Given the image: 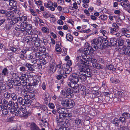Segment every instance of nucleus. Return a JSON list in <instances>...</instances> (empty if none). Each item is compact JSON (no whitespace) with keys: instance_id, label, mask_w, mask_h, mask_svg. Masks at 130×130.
Wrapping results in <instances>:
<instances>
[{"instance_id":"46","label":"nucleus","mask_w":130,"mask_h":130,"mask_svg":"<svg viewBox=\"0 0 130 130\" xmlns=\"http://www.w3.org/2000/svg\"><path fill=\"white\" fill-rule=\"evenodd\" d=\"M121 32L123 34H125L126 32H129V30H128L126 28H122L121 29Z\"/></svg>"},{"instance_id":"2","label":"nucleus","mask_w":130,"mask_h":130,"mask_svg":"<svg viewBox=\"0 0 130 130\" xmlns=\"http://www.w3.org/2000/svg\"><path fill=\"white\" fill-rule=\"evenodd\" d=\"M103 40L101 38L94 39L92 41L91 46L93 48L96 49V51L98 48L101 49H103L104 48L102 44Z\"/></svg>"},{"instance_id":"61","label":"nucleus","mask_w":130,"mask_h":130,"mask_svg":"<svg viewBox=\"0 0 130 130\" xmlns=\"http://www.w3.org/2000/svg\"><path fill=\"white\" fill-rule=\"evenodd\" d=\"M2 113L4 115H7L8 113V110L5 108L2 110Z\"/></svg>"},{"instance_id":"50","label":"nucleus","mask_w":130,"mask_h":130,"mask_svg":"<svg viewBox=\"0 0 130 130\" xmlns=\"http://www.w3.org/2000/svg\"><path fill=\"white\" fill-rule=\"evenodd\" d=\"M40 62V64L42 65H45L46 63V61L44 59H41Z\"/></svg>"},{"instance_id":"8","label":"nucleus","mask_w":130,"mask_h":130,"mask_svg":"<svg viewBox=\"0 0 130 130\" xmlns=\"http://www.w3.org/2000/svg\"><path fill=\"white\" fill-rule=\"evenodd\" d=\"M26 97L24 98V99L21 97H18V98L17 102L18 103L20 104V105H22V106L21 107H24V105L25 104L27 106H29L30 105L29 104H28V101L27 100ZM25 108V107H24Z\"/></svg>"},{"instance_id":"4","label":"nucleus","mask_w":130,"mask_h":130,"mask_svg":"<svg viewBox=\"0 0 130 130\" xmlns=\"http://www.w3.org/2000/svg\"><path fill=\"white\" fill-rule=\"evenodd\" d=\"M71 89L68 87H66L65 89L62 91V94L64 97L70 99L72 98L73 96V94L71 92Z\"/></svg>"},{"instance_id":"20","label":"nucleus","mask_w":130,"mask_h":130,"mask_svg":"<svg viewBox=\"0 0 130 130\" xmlns=\"http://www.w3.org/2000/svg\"><path fill=\"white\" fill-rule=\"evenodd\" d=\"M117 43V40L116 38H112L110 39V45L114 46L116 45Z\"/></svg>"},{"instance_id":"14","label":"nucleus","mask_w":130,"mask_h":130,"mask_svg":"<svg viewBox=\"0 0 130 130\" xmlns=\"http://www.w3.org/2000/svg\"><path fill=\"white\" fill-rule=\"evenodd\" d=\"M109 29L110 33L115 36L117 37H118L120 36V33L118 32V30L116 28L113 27H110Z\"/></svg>"},{"instance_id":"24","label":"nucleus","mask_w":130,"mask_h":130,"mask_svg":"<svg viewBox=\"0 0 130 130\" xmlns=\"http://www.w3.org/2000/svg\"><path fill=\"white\" fill-rule=\"evenodd\" d=\"M50 97L49 94L47 93H45V97L44 98L45 103L47 104L48 102L50 101Z\"/></svg>"},{"instance_id":"15","label":"nucleus","mask_w":130,"mask_h":130,"mask_svg":"<svg viewBox=\"0 0 130 130\" xmlns=\"http://www.w3.org/2000/svg\"><path fill=\"white\" fill-rule=\"evenodd\" d=\"M26 97L28 101V103L29 104L30 106L31 105V103L32 102V101L30 99L32 100H34L35 98V96L33 94H31L30 93H29L28 94V95H27V96H26Z\"/></svg>"},{"instance_id":"25","label":"nucleus","mask_w":130,"mask_h":130,"mask_svg":"<svg viewBox=\"0 0 130 130\" xmlns=\"http://www.w3.org/2000/svg\"><path fill=\"white\" fill-rule=\"evenodd\" d=\"M19 17V21H20V22H25L27 20V17L26 15H23L21 17Z\"/></svg>"},{"instance_id":"19","label":"nucleus","mask_w":130,"mask_h":130,"mask_svg":"<svg viewBox=\"0 0 130 130\" xmlns=\"http://www.w3.org/2000/svg\"><path fill=\"white\" fill-rule=\"evenodd\" d=\"M58 112L60 114H62V115H64L66 112H67V109L64 108H59L57 109Z\"/></svg>"},{"instance_id":"64","label":"nucleus","mask_w":130,"mask_h":130,"mask_svg":"<svg viewBox=\"0 0 130 130\" xmlns=\"http://www.w3.org/2000/svg\"><path fill=\"white\" fill-rule=\"evenodd\" d=\"M61 127L58 130H70V129L68 127Z\"/></svg>"},{"instance_id":"3","label":"nucleus","mask_w":130,"mask_h":130,"mask_svg":"<svg viewBox=\"0 0 130 130\" xmlns=\"http://www.w3.org/2000/svg\"><path fill=\"white\" fill-rule=\"evenodd\" d=\"M78 67H77L79 71V78L82 82H84L86 80L87 77L86 75V68L85 66H82L78 64Z\"/></svg>"},{"instance_id":"44","label":"nucleus","mask_w":130,"mask_h":130,"mask_svg":"<svg viewBox=\"0 0 130 130\" xmlns=\"http://www.w3.org/2000/svg\"><path fill=\"white\" fill-rule=\"evenodd\" d=\"M42 31L44 33H48L49 32V30L47 27H42Z\"/></svg>"},{"instance_id":"62","label":"nucleus","mask_w":130,"mask_h":130,"mask_svg":"<svg viewBox=\"0 0 130 130\" xmlns=\"http://www.w3.org/2000/svg\"><path fill=\"white\" fill-rule=\"evenodd\" d=\"M75 123L77 125H79L81 123V121L78 119H77L75 121Z\"/></svg>"},{"instance_id":"36","label":"nucleus","mask_w":130,"mask_h":130,"mask_svg":"<svg viewBox=\"0 0 130 130\" xmlns=\"http://www.w3.org/2000/svg\"><path fill=\"white\" fill-rule=\"evenodd\" d=\"M66 38L67 40L71 42L73 40V37L71 34H68L67 35Z\"/></svg>"},{"instance_id":"9","label":"nucleus","mask_w":130,"mask_h":130,"mask_svg":"<svg viewBox=\"0 0 130 130\" xmlns=\"http://www.w3.org/2000/svg\"><path fill=\"white\" fill-rule=\"evenodd\" d=\"M56 121L58 124L61 126H65L66 125L64 118L63 115H59L58 117L57 118Z\"/></svg>"},{"instance_id":"51","label":"nucleus","mask_w":130,"mask_h":130,"mask_svg":"<svg viewBox=\"0 0 130 130\" xmlns=\"http://www.w3.org/2000/svg\"><path fill=\"white\" fill-rule=\"evenodd\" d=\"M103 45H105L106 47H108L109 46H110V44L109 42H108L107 40L105 39L104 40V43Z\"/></svg>"},{"instance_id":"49","label":"nucleus","mask_w":130,"mask_h":130,"mask_svg":"<svg viewBox=\"0 0 130 130\" xmlns=\"http://www.w3.org/2000/svg\"><path fill=\"white\" fill-rule=\"evenodd\" d=\"M53 2L51 1H49L47 4V6L46 7L47 8H49L53 6Z\"/></svg>"},{"instance_id":"28","label":"nucleus","mask_w":130,"mask_h":130,"mask_svg":"<svg viewBox=\"0 0 130 130\" xmlns=\"http://www.w3.org/2000/svg\"><path fill=\"white\" fill-rule=\"evenodd\" d=\"M64 118H65L67 119H70L72 117V115L71 113H69L67 111V112L65 113L64 115H63Z\"/></svg>"},{"instance_id":"63","label":"nucleus","mask_w":130,"mask_h":130,"mask_svg":"<svg viewBox=\"0 0 130 130\" xmlns=\"http://www.w3.org/2000/svg\"><path fill=\"white\" fill-rule=\"evenodd\" d=\"M86 77H91L92 75V74L91 72H86Z\"/></svg>"},{"instance_id":"6","label":"nucleus","mask_w":130,"mask_h":130,"mask_svg":"<svg viewBox=\"0 0 130 130\" xmlns=\"http://www.w3.org/2000/svg\"><path fill=\"white\" fill-rule=\"evenodd\" d=\"M71 76L72 78L71 79V83H70V84H71L72 85L73 84H77L79 79V72L76 73L72 74L71 75Z\"/></svg>"},{"instance_id":"22","label":"nucleus","mask_w":130,"mask_h":130,"mask_svg":"<svg viewBox=\"0 0 130 130\" xmlns=\"http://www.w3.org/2000/svg\"><path fill=\"white\" fill-rule=\"evenodd\" d=\"M31 38H30V39H28L29 42H30V41H31L32 40L34 41H36L37 39H38V36L37 34H34L32 35L31 37Z\"/></svg>"},{"instance_id":"11","label":"nucleus","mask_w":130,"mask_h":130,"mask_svg":"<svg viewBox=\"0 0 130 130\" xmlns=\"http://www.w3.org/2000/svg\"><path fill=\"white\" fill-rule=\"evenodd\" d=\"M35 107L41 110V112H40V113H41L42 111H46L47 110V108L46 106L41 105L38 103L35 104Z\"/></svg>"},{"instance_id":"21","label":"nucleus","mask_w":130,"mask_h":130,"mask_svg":"<svg viewBox=\"0 0 130 130\" xmlns=\"http://www.w3.org/2000/svg\"><path fill=\"white\" fill-rule=\"evenodd\" d=\"M3 75L6 76H7L9 75V73L8 70L7 68H4L2 70V72Z\"/></svg>"},{"instance_id":"58","label":"nucleus","mask_w":130,"mask_h":130,"mask_svg":"<svg viewBox=\"0 0 130 130\" xmlns=\"http://www.w3.org/2000/svg\"><path fill=\"white\" fill-rule=\"evenodd\" d=\"M90 61H91L92 63V64L96 63L97 62L96 60L93 58H90Z\"/></svg>"},{"instance_id":"17","label":"nucleus","mask_w":130,"mask_h":130,"mask_svg":"<svg viewBox=\"0 0 130 130\" xmlns=\"http://www.w3.org/2000/svg\"><path fill=\"white\" fill-rule=\"evenodd\" d=\"M11 20L10 21V23L11 24L14 25L15 24L20 22L19 17L14 18L13 15L11 17Z\"/></svg>"},{"instance_id":"30","label":"nucleus","mask_w":130,"mask_h":130,"mask_svg":"<svg viewBox=\"0 0 130 130\" xmlns=\"http://www.w3.org/2000/svg\"><path fill=\"white\" fill-rule=\"evenodd\" d=\"M14 104V103L13 101H9V102H8V104H7V106H6V108L9 109L12 107H13V106Z\"/></svg>"},{"instance_id":"43","label":"nucleus","mask_w":130,"mask_h":130,"mask_svg":"<svg viewBox=\"0 0 130 130\" xmlns=\"http://www.w3.org/2000/svg\"><path fill=\"white\" fill-rule=\"evenodd\" d=\"M59 44H56V46L55 51L57 52L60 53L61 51V49L60 47H59Z\"/></svg>"},{"instance_id":"23","label":"nucleus","mask_w":130,"mask_h":130,"mask_svg":"<svg viewBox=\"0 0 130 130\" xmlns=\"http://www.w3.org/2000/svg\"><path fill=\"white\" fill-rule=\"evenodd\" d=\"M67 107L70 108H72L73 107L75 103L72 100H68Z\"/></svg>"},{"instance_id":"7","label":"nucleus","mask_w":130,"mask_h":130,"mask_svg":"<svg viewBox=\"0 0 130 130\" xmlns=\"http://www.w3.org/2000/svg\"><path fill=\"white\" fill-rule=\"evenodd\" d=\"M83 59L82 57L80 56H78L76 58L78 62L77 63L76 67H78V64H79L82 66H85L89 63L88 61L85 60L84 59Z\"/></svg>"},{"instance_id":"42","label":"nucleus","mask_w":130,"mask_h":130,"mask_svg":"<svg viewBox=\"0 0 130 130\" xmlns=\"http://www.w3.org/2000/svg\"><path fill=\"white\" fill-rule=\"evenodd\" d=\"M99 18L102 20L105 21L107 19V17L106 15H102L100 16Z\"/></svg>"},{"instance_id":"34","label":"nucleus","mask_w":130,"mask_h":130,"mask_svg":"<svg viewBox=\"0 0 130 130\" xmlns=\"http://www.w3.org/2000/svg\"><path fill=\"white\" fill-rule=\"evenodd\" d=\"M35 56L36 58L40 59L42 58V54L39 52H36L35 54Z\"/></svg>"},{"instance_id":"45","label":"nucleus","mask_w":130,"mask_h":130,"mask_svg":"<svg viewBox=\"0 0 130 130\" xmlns=\"http://www.w3.org/2000/svg\"><path fill=\"white\" fill-rule=\"evenodd\" d=\"M45 123H44V122L43 121V120H41V121L40 122V126L41 127H46L47 125V123L46 122Z\"/></svg>"},{"instance_id":"33","label":"nucleus","mask_w":130,"mask_h":130,"mask_svg":"<svg viewBox=\"0 0 130 130\" xmlns=\"http://www.w3.org/2000/svg\"><path fill=\"white\" fill-rule=\"evenodd\" d=\"M124 40L122 38H119L118 40V43L119 46H122L124 44Z\"/></svg>"},{"instance_id":"35","label":"nucleus","mask_w":130,"mask_h":130,"mask_svg":"<svg viewBox=\"0 0 130 130\" xmlns=\"http://www.w3.org/2000/svg\"><path fill=\"white\" fill-rule=\"evenodd\" d=\"M110 80L112 83L116 84L119 83L120 82V81L119 79H117L116 78L113 77L110 78Z\"/></svg>"},{"instance_id":"31","label":"nucleus","mask_w":130,"mask_h":130,"mask_svg":"<svg viewBox=\"0 0 130 130\" xmlns=\"http://www.w3.org/2000/svg\"><path fill=\"white\" fill-rule=\"evenodd\" d=\"M1 103L3 106L5 108H6V106L8 104V101L5 99H3L1 100Z\"/></svg>"},{"instance_id":"52","label":"nucleus","mask_w":130,"mask_h":130,"mask_svg":"<svg viewBox=\"0 0 130 130\" xmlns=\"http://www.w3.org/2000/svg\"><path fill=\"white\" fill-rule=\"evenodd\" d=\"M13 24H11L10 23V22H9L6 25L5 28L6 30H9L10 29L11 27L12 26V25Z\"/></svg>"},{"instance_id":"57","label":"nucleus","mask_w":130,"mask_h":130,"mask_svg":"<svg viewBox=\"0 0 130 130\" xmlns=\"http://www.w3.org/2000/svg\"><path fill=\"white\" fill-rule=\"evenodd\" d=\"M20 83L21 84H22V85L24 86H26L27 84L26 80H21Z\"/></svg>"},{"instance_id":"48","label":"nucleus","mask_w":130,"mask_h":130,"mask_svg":"<svg viewBox=\"0 0 130 130\" xmlns=\"http://www.w3.org/2000/svg\"><path fill=\"white\" fill-rule=\"evenodd\" d=\"M39 50L40 52L44 53L45 51L46 48L44 46L41 47L39 48Z\"/></svg>"},{"instance_id":"41","label":"nucleus","mask_w":130,"mask_h":130,"mask_svg":"<svg viewBox=\"0 0 130 130\" xmlns=\"http://www.w3.org/2000/svg\"><path fill=\"white\" fill-rule=\"evenodd\" d=\"M122 116L126 119H128L130 117L129 114L126 112H125L122 114Z\"/></svg>"},{"instance_id":"13","label":"nucleus","mask_w":130,"mask_h":130,"mask_svg":"<svg viewBox=\"0 0 130 130\" xmlns=\"http://www.w3.org/2000/svg\"><path fill=\"white\" fill-rule=\"evenodd\" d=\"M68 85L70 87L72 88V92L77 93L79 92V90L78 89V84H73L72 85L69 83Z\"/></svg>"},{"instance_id":"16","label":"nucleus","mask_w":130,"mask_h":130,"mask_svg":"<svg viewBox=\"0 0 130 130\" xmlns=\"http://www.w3.org/2000/svg\"><path fill=\"white\" fill-rule=\"evenodd\" d=\"M9 2V5L12 7L15 8H12V10L13 11H14L16 8V4L17 3V2L15 0H9L8 1Z\"/></svg>"},{"instance_id":"12","label":"nucleus","mask_w":130,"mask_h":130,"mask_svg":"<svg viewBox=\"0 0 130 130\" xmlns=\"http://www.w3.org/2000/svg\"><path fill=\"white\" fill-rule=\"evenodd\" d=\"M56 70L55 66L52 64H50L48 69V72L50 74H53Z\"/></svg>"},{"instance_id":"10","label":"nucleus","mask_w":130,"mask_h":130,"mask_svg":"<svg viewBox=\"0 0 130 130\" xmlns=\"http://www.w3.org/2000/svg\"><path fill=\"white\" fill-rule=\"evenodd\" d=\"M66 67L67 65L65 64H64L62 65L61 68L58 69L57 70V72L59 74L62 75L64 78H66L67 76V75H66L65 74H64L65 70L64 69Z\"/></svg>"},{"instance_id":"32","label":"nucleus","mask_w":130,"mask_h":130,"mask_svg":"<svg viewBox=\"0 0 130 130\" xmlns=\"http://www.w3.org/2000/svg\"><path fill=\"white\" fill-rule=\"evenodd\" d=\"M40 81L39 79L38 80H35L34 81V82L32 83V86H34L36 87L38 85H39L40 84Z\"/></svg>"},{"instance_id":"47","label":"nucleus","mask_w":130,"mask_h":130,"mask_svg":"<svg viewBox=\"0 0 130 130\" xmlns=\"http://www.w3.org/2000/svg\"><path fill=\"white\" fill-rule=\"evenodd\" d=\"M13 83V85L14 86H20L21 85L20 82L18 80H14Z\"/></svg>"},{"instance_id":"54","label":"nucleus","mask_w":130,"mask_h":130,"mask_svg":"<svg viewBox=\"0 0 130 130\" xmlns=\"http://www.w3.org/2000/svg\"><path fill=\"white\" fill-rule=\"evenodd\" d=\"M114 66L112 64H110V65L108 66V68L109 70H112L113 71H115L116 70V69L115 68H113Z\"/></svg>"},{"instance_id":"1","label":"nucleus","mask_w":130,"mask_h":130,"mask_svg":"<svg viewBox=\"0 0 130 130\" xmlns=\"http://www.w3.org/2000/svg\"><path fill=\"white\" fill-rule=\"evenodd\" d=\"M10 108V112L14 114V116H22L25 118L28 116V113L25 110V108L22 107L19 108L18 104L17 102L15 103L13 107Z\"/></svg>"},{"instance_id":"56","label":"nucleus","mask_w":130,"mask_h":130,"mask_svg":"<svg viewBox=\"0 0 130 130\" xmlns=\"http://www.w3.org/2000/svg\"><path fill=\"white\" fill-rule=\"evenodd\" d=\"M126 119L125 118H124L123 117H120L119 119V121H120V122L122 123H124V122L125 123V120Z\"/></svg>"},{"instance_id":"40","label":"nucleus","mask_w":130,"mask_h":130,"mask_svg":"<svg viewBox=\"0 0 130 130\" xmlns=\"http://www.w3.org/2000/svg\"><path fill=\"white\" fill-rule=\"evenodd\" d=\"M120 4L121 6L125 8H127L128 7L129 4L127 2H122Z\"/></svg>"},{"instance_id":"27","label":"nucleus","mask_w":130,"mask_h":130,"mask_svg":"<svg viewBox=\"0 0 130 130\" xmlns=\"http://www.w3.org/2000/svg\"><path fill=\"white\" fill-rule=\"evenodd\" d=\"M31 130H40L36 124L32 123L31 124Z\"/></svg>"},{"instance_id":"38","label":"nucleus","mask_w":130,"mask_h":130,"mask_svg":"<svg viewBox=\"0 0 130 130\" xmlns=\"http://www.w3.org/2000/svg\"><path fill=\"white\" fill-rule=\"evenodd\" d=\"M22 94L24 95V98L26 96H27L28 95V91L25 89H23L21 91Z\"/></svg>"},{"instance_id":"39","label":"nucleus","mask_w":130,"mask_h":130,"mask_svg":"<svg viewBox=\"0 0 130 130\" xmlns=\"http://www.w3.org/2000/svg\"><path fill=\"white\" fill-rule=\"evenodd\" d=\"M10 96L12 99V100L14 101H16L17 100V96L16 94L14 93H13L11 94Z\"/></svg>"},{"instance_id":"53","label":"nucleus","mask_w":130,"mask_h":130,"mask_svg":"<svg viewBox=\"0 0 130 130\" xmlns=\"http://www.w3.org/2000/svg\"><path fill=\"white\" fill-rule=\"evenodd\" d=\"M28 26V24L26 22H22L21 24V27L24 28H26Z\"/></svg>"},{"instance_id":"60","label":"nucleus","mask_w":130,"mask_h":130,"mask_svg":"<svg viewBox=\"0 0 130 130\" xmlns=\"http://www.w3.org/2000/svg\"><path fill=\"white\" fill-rule=\"evenodd\" d=\"M72 63V61L71 60H69L67 61V64H66L68 66L70 67V66H71Z\"/></svg>"},{"instance_id":"26","label":"nucleus","mask_w":130,"mask_h":130,"mask_svg":"<svg viewBox=\"0 0 130 130\" xmlns=\"http://www.w3.org/2000/svg\"><path fill=\"white\" fill-rule=\"evenodd\" d=\"M68 100V99H63L61 101V104L64 107H67Z\"/></svg>"},{"instance_id":"59","label":"nucleus","mask_w":130,"mask_h":130,"mask_svg":"<svg viewBox=\"0 0 130 130\" xmlns=\"http://www.w3.org/2000/svg\"><path fill=\"white\" fill-rule=\"evenodd\" d=\"M120 130H128V129L127 126H120Z\"/></svg>"},{"instance_id":"29","label":"nucleus","mask_w":130,"mask_h":130,"mask_svg":"<svg viewBox=\"0 0 130 130\" xmlns=\"http://www.w3.org/2000/svg\"><path fill=\"white\" fill-rule=\"evenodd\" d=\"M112 123L116 126H118L119 125L120 121L117 118H115L112 120Z\"/></svg>"},{"instance_id":"5","label":"nucleus","mask_w":130,"mask_h":130,"mask_svg":"<svg viewBox=\"0 0 130 130\" xmlns=\"http://www.w3.org/2000/svg\"><path fill=\"white\" fill-rule=\"evenodd\" d=\"M86 45L87 48H84L83 51V53L85 56L88 55L90 52L91 53H93L96 51V48H93L89 43H87Z\"/></svg>"},{"instance_id":"55","label":"nucleus","mask_w":130,"mask_h":130,"mask_svg":"<svg viewBox=\"0 0 130 130\" xmlns=\"http://www.w3.org/2000/svg\"><path fill=\"white\" fill-rule=\"evenodd\" d=\"M10 95L11 94L9 93L6 92L4 94V96L6 98L9 99Z\"/></svg>"},{"instance_id":"18","label":"nucleus","mask_w":130,"mask_h":130,"mask_svg":"<svg viewBox=\"0 0 130 130\" xmlns=\"http://www.w3.org/2000/svg\"><path fill=\"white\" fill-rule=\"evenodd\" d=\"M122 48L124 51L125 54L126 55H129L130 53V46H128L127 47L123 46Z\"/></svg>"},{"instance_id":"37","label":"nucleus","mask_w":130,"mask_h":130,"mask_svg":"<svg viewBox=\"0 0 130 130\" xmlns=\"http://www.w3.org/2000/svg\"><path fill=\"white\" fill-rule=\"evenodd\" d=\"M92 66L94 68L98 69H100L101 67V65L96 63L92 64Z\"/></svg>"}]
</instances>
